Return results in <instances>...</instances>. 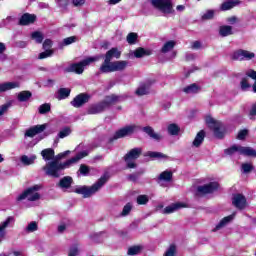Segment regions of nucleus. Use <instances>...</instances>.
<instances>
[{"mask_svg":"<svg viewBox=\"0 0 256 256\" xmlns=\"http://www.w3.org/2000/svg\"><path fill=\"white\" fill-rule=\"evenodd\" d=\"M137 203L138 205H147V203H149V196L147 195H139L137 197Z\"/></svg>","mask_w":256,"mask_h":256,"instance_id":"8fccbe9b","label":"nucleus"},{"mask_svg":"<svg viewBox=\"0 0 256 256\" xmlns=\"http://www.w3.org/2000/svg\"><path fill=\"white\" fill-rule=\"evenodd\" d=\"M239 155H244V157H256V150L251 147L239 145Z\"/></svg>","mask_w":256,"mask_h":256,"instance_id":"4be33fe9","label":"nucleus"},{"mask_svg":"<svg viewBox=\"0 0 256 256\" xmlns=\"http://www.w3.org/2000/svg\"><path fill=\"white\" fill-rule=\"evenodd\" d=\"M142 153H143V148H133L127 152V154L124 156V161L128 169H135V167H137L135 160L139 159Z\"/></svg>","mask_w":256,"mask_h":256,"instance_id":"423d86ee","label":"nucleus"},{"mask_svg":"<svg viewBox=\"0 0 256 256\" xmlns=\"http://www.w3.org/2000/svg\"><path fill=\"white\" fill-rule=\"evenodd\" d=\"M88 155L89 153L87 151H82L64 163H60L57 160L50 161L42 169L45 171L46 175L57 179L61 177V171H63V169H67V167H71V165L79 163L81 159L87 157Z\"/></svg>","mask_w":256,"mask_h":256,"instance_id":"f257e3e1","label":"nucleus"},{"mask_svg":"<svg viewBox=\"0 0 256 256\" xmlns=\"http://www.w3.org/2000/svg\"><path fill=\"white\" fill-rule=\"evenodd\" d=\"M217 189H219V183L210 182L209 184L198 186L197 195H209V193H215Z\"/></svg>","mask_w":256,"mask_h":256,"instance_id":"6e6552de","label":"nucleus"},{"mask_svg":"<svg viewBox=\"0 0 256 256\" xmlns=\"http://www.w3.org/2000/svg\"><path fill=\"white\" fill-rule=\"evenodd\" d=\"M133 209V205H131V203H127L121 213L122 217H127V215H129V213H131V210Z\"/></svg>","mask_w":256,"mask_h":256,"instance_id":"603ef678","label":"nucleus"},{"mask_svg":"<svg viewBox=\"0 0 256 256\" xmlns=\"http://www.w3.org/2000/svg\"><path fill=\"white\" fill-rule=\"evenodd\" d=\"M40 189L41 185H34L26 189L17 197V201H23L24 199H28V201H39L41 199V195L38 192Z\"/></svg>","mask_w":256,"mask_h":256,"instance_id":"39448f33","label":"nucleus"},{"mask_svg":"<svg viewBox=\"0 0 256 256\" xmlns=\"http://www.w3.org/2000/svg\"><path fill=\"white\" fill-rule=\"evenodd\" d=\"M252 170H253V164H251V163H243L242 165H241V171H242V173H251L252 172Z\"/></svg>","mask_w":256,"mask_h":256,"instance_id":"09e8293b","label":"nucleus"},{"mask_svg":"<svg viewBox=\"0 0 256 256\" xmlns=\"http://www.w3.org/2000/svg\"><path fill=\"white\" fill-rule=\"evenodd\" d=\"M52 46H53V41H51V39H46L43 43V49L45 50H50Z\"/></svg>","mask_w":256,"mask_h":256,"instance_id":"0e129e2a","label":"nucleus"},{"mask_svg":"<svg viewBox=\"0 0 256 256\" xmlns=\"http://www.w3.org/2000/svg\"><path fill=\"white\" fill-rule=\"evenodd\" d=\"M100 73H115L113 70V62L104 59L103 64L100 66Z\"/></svg>","mask_w":256,"mask_h":256,"instance_id":"b1692460","label":"nucleus"},{"mask_svg":"<svg viewBox=\"0 0 256 256\" xmlns=\"http://www.w3.org/2000/svg\"><path fill=\"white\" fill-rule=\"evenodd\" d=\"M242 91H247L251 85H249V82H247V78H243L240 82Z\"/></svg>","mask_w":256,"mask_h":256,"instance_id":"bf43d9fd","label":"nucleus"},{"mask_svg":"<svg viewBox=\"0 0 256 256\" xmlns=\"http://www.w3.org/2000/svg\"><path fill=\"white\" fill-rule=\"evenodd\" d=\"M11 107V104H3L2 106H0V119L1 116L6 113L7 111H9V108Z\"/></svg>","mask_w":256,"mask_h":256,"instance_id":"e2e57ef3","label":"nucleus"},{"mask_svg":"<svg viewBox=\"0 0 256 256\" xmlns=\"http://www.w3.org/2000/svg\"><path fill=\"white\" fill-rule=\"evenodd\" d=\"M13 217H8L3 222H0V243H3L5 237H7V227L11 225Z\"/></svg>","mask_w":256,"mask_h":256,"instance_id":"ddd939ff","label":"nucleus"},{"mask_svg":"<svg viewBox=\"0 0 256 256\" xmlns=\"http://www.w3.org/2000/svg\"><path fill=\"white\" fill-rule=\"evenodd\" d=\"M247 135H249V130L245 129V130H240L238 132V135H237V139L239 141H243L245 140V137H247Z\"/></svg>","mask_w":256,"mask_h":256,"instance_id":"4d7b16f0","label":"nucleus"},{"mask_svg":"<svg viewBox=\"0 0 256 256\" xmlns=\"http://www.w3.org/2000/svg\"><path fill=\"white\" fill-rule=\"evenodd\" d=\"M31 38L36 41V43L41 44L43 43V39H45V37L43 36V33L39 32V31H35L31 34Z\"/></svg>","mask_w":256,"mask_h":256,"instance_id":"ea45409f","label":"nucleus"},{"mask_svg":"<svg viewBox=\"0 0 256 256\" xmlns=\"http://www.w3.org/2000/svg\"><path fill=\"white\" fill-rule=\"evenodd\" d=\"M135 134L134 129H120L116 131L114 136L110 139V141H117V139H123V137H131V135Z\"/></svg>","mask_w":256,"mask_h":256,"instance_id":"2eb2a0df","label":"nucleus"},{"mask_svg":"<svg viewBox=\"0 0 256 256\" xmlns=\"http://www.w3.org/2000/svg\"><path fill=\"white\" fill-rule=\"evenodd\" d=\"M247 76L256 81V71L255 70H249L247 72Z\"/></svg>","mask_w":256,"mask_h":256,"instance_id":"774afa93","label":"nucleus"},{"mask_svg":"<svg viewBox=\"0 0 256 256\" xmlns=\"http://www.w3.org/2000/svg\"><path fill=\"white\" fill-rule=\"evenodd\" d=\"M225 155H235V153H239V145H233L230 148L224 150Z\"/></svg>","mask_w":256,"mask_h":256,"instance_id":"de8ad7c7","label":"nucleus"},{"mask_svg":"<svg viewBox=\"0 0 256 256\" xmlns=\"http://www.w3.org/2000/svg\"><path fill=\"white\" fill-rule=\"evenodd\" d=\"M20 87L19 82H6L0 84V93H5V91H11V89H17Z\"/></svg>","mask_w":256,"mask_h":256,"instance_id":"5701e85b","label":"nucleus"},{"mask_svg":"<svg viewBox=\"0 0 256 256\" xmlns=\"http://www.w3.org/2000/svg\"><path fill=\"white\" fill-rule=\"evenodd\" d=\"M177 253V246L175 244H171L169 248L164 253V256H175Z\"/></svg>","mask_w":256,"mask_h":256,"instance_id":"49530a36","label":"nucleus"},{"mask_svg":"<svg viewBox=\"0 0 256 256\" xmlns=\"http://www.w3.org/2000/svg\"><path fill=\"white\" fill-rule=\"evenodd\" d=\"M109 181V176L107 174H104L96 183H94L91 187L87 186H77L74 189V193H77L78 195H83L84 199H87L89 197H92V195H95L97 191L105 185Z\"/></svg>","mask_w":256,"mask_h":256,"instance_id":"f03ea898","label":"nucleus"},{"mask_svg":"<svg viewBox=\"0 0 256 256\" xmlns=\"http://www.w3.org/2000/svg\"><path fill=\"white\" fill-rule=\"evenodd\" d=\"M49 128H51V123L36 125V126L31 127L30 129H49Z\"/></svg>","mask_w":256,"mask_h":256,"instance_id":"69168bd1","label":"nucleus"},{"mask_svg":"<svg viewBox=\"0 0 256 256\" xmlns=\"http://www.w3.org/2000/svg\"><path fill=\"white\" fill-rule=\"evenodd\" d=\"M79 171H80L81 175H84V176L89 175V167L85 164H82L80 166Z\"/></svg>","mask_w":256,"mask_h":256,"instance_id":"680f3d73","label":"nucleus"},{"mask_svg":"<svg viewBox=\"0 0 256 256\" xmlns=\"http://www.w3.org/2000/svg\"><path fill=\"white\" fill-rule=\"evenodd\" d=\"M211 133L216 139H223L225 137L224 129H212Z\"/></svg>","mask_w":256,"mask_h":256,"instance_id":"c03bdc74","label":"nucleus"},{"mask_svg":"<svg viewBox=\"0 0 256 256\" xmlns=\"http://www.w3.org/2000/svg\"><path fill=\"white\" fill-rule=\"evenodd\" d=\"M205 123L209 129H225V124L211 115L205 117Z\"/></svg>","mask_w":256,"mask_h":256,"instance_id":"f8f14e48","label":"nucleus"},{"mask_svg":"<svg viewBox=\"0 0 256 256\" xmlns=\"http://www.w3.org/2000/svg\"><path fill=\"white\" fill-rule=\"evenodd\" d=\"M35 135H40V139H45V137H47V135L49 134L45 133V130L43 129H28L24 133L25 139H27V137H30V139H33Z\"/></svg>","mask_w":256,"mask_h":256,"instance_id":"dca6fc26","label":"nucleus"},{"mask_svg":"<svg viewBox=\"0 0 256 256\" xmlns=\"http://www.w3.org/2000/svg\"><path fill=\"white\" fill-rule=\"evenodd\" d=\"M232 59L234 61H251L252 59H255V53L240 49L232 54Z\"/></svg>","mask_w":256,"mask_h":256,"instance_id":"0eeeda50","label":"nucleus"},{"mask_svg":"<svg viewBox=\"0 0 256 256\" xmlns=\"http://www.w3.org/2000/svg\"><path fill=\"white\" fill-rule=\"evenodd\" d=\"M232 205L243 211V209H247V198L243 196V194H234L232 197Z\"/></svg>","mask_w":256,"mask_h":256,"instance_id":"9b49d317","label":"nucleus"},{"mask_svg":"<svg viewBox=\"0 0 256 256\" xmlns=\"http://www.w3.org/2000/svg\"><path fill=\"white\" fill-rule=\"evenodd\" d=\"M71 134V129H62L58 133V139H65V137H69Z\"/></svg>","mask_w":256,"mask_h":256,"instance_id":"864d4df0","label":"nucleus"},{"mask_svg":"<svg viewBox=\"0 0 256 256\" xmlns=\"http://www.w3.org/2000/svg\"><path fill=\"white\" fill-rule=\"evenodd\" d=\"M145 55H151V50H145V48H137L134 51V56L137 59H141V57H145Z\"/></svg>","mask_w":256,"mask_h":256,"instance_id":"4c0bfd02","label":"nucleus"},{"mask_svg":"<svg viewBox=\"0 0 256 256\" xmlns=\"http://www.w3.org/2000/svg\"><path fill=\"white\" fill-rule=\"evenodd\" d=\"M144 132L150 137V139H153L154 141H161V139H163V135L155 132L153 129H145Z\"/></svg>","mask_w":256,"mask_h":256,"instance_id":"473e14b6","label":"nucleus"},{"mask_svg":"<svg viewBox=\"0 0 256 256\" xmlns=\"http://www.w3.org/2000/svg\"><path fill=\"white\" fill-rule=\"evenodd\" d=\"M69 95H71V90L69 88H60L58 90L57 99L61 101L63 99H67Z\"/></svg>","mask_w":256,"mask_h":256,"instance_id":"e433bc0d","label":"nucleus"},{"mask_svg":"<svg viewBox=\"0 0 256 256\" xmlns=\"http://www.w3.org/2000/svg\"><path fill=\"white\" fill-rule=\"evenodd\" d=\"M142 249H143V247H141V246L129 247L128 251H127V255H130V256L139 255V253H141Z\"/></svg>","mask_w":256,"mask_h":256,"instance_id":"a19ab883","label":"nucleus"},{"mask_svg":"<svg viewBox=\"0 0 256 256\" xmlns=\"http://www.w3.org/2000/svg\"><path fill=\"white\" fill-rule=\"evenodd\" d=\"M51 111V104L45 103L39 106L38 112L40 115H45L46 113H49Z\"/></svg>","mask_w":256,"mask_h":256,"instance_id":"37998d69","label":"nucleus"},{"mask_svg":"<svg viewBox=\"0 0 256 256\" xmlns=\"http://www.w3.org/2000/svg\"><path fill=\"white\" fill-rule=\"evenodd\" d=\"M36 159H37V156H35V155H31V156L22 155L20 157V161H21L22 165H25L26 167L29 165H33V163H35Z\"/></svg>","mask_w":256,"mask_h":256,"instance_id":"7c9ffc66","label":"nucleus"},{"mask_svg":"<svg viewBox=\"0 0 256 256\" xmlns=\"http://www.w3.org/2000/svg\"><path fill=\"white\" fill-rule=\"evenodd\" d=\"M235 215H237V213L234 212L233 214L224 217L216 225V227L213 229V231H219V230L223 229V227H227V225H229V223H231V221H233V219H235Z\"/></svg>","mask_w":256,"mask_h":256,"instance_id":"6ab92c4d","label":"nucleus"},{"mask_svg":"<svg viewBox=\"0 0 256 256\" xmlns=\"http://www.w3.org/2000/svg\"><path fill=\"white\" fill-rule=\"evenodd\" d=\"M107 109V103H99L96 105H92L88 109V115H97L99 113H103V111Z\"/></svg>","mask_w":256,"mask_h":256,"instance_id":"a211bd4d","label":"nucleus"},{"mask_svg":"<svg viewBox=\"0 0 256 256\" xmlns=\"http://www.w3.org/2000/svg\"><path fill=\"white\" fill-rule=\"evenodd\" d=\"M199 91H201V87L195 83L183 88V92L186 93V95H195V93H199Z\"/></svg>","mask_w":256,"mask_h":256,"instance_id":"a878e982","label":"nucleus"},{"mask_svg":"<svg viewBox=\"0 0 256 256\" xmlns=\"http://www.w3.org/2000/svg\"><path fill=\"white\" fill-rule=\"evenodd\" d=\"M103 59V55H96L92 57H88L79 63L71 64L70 66L64 69V73H76V75H82L83 71H85V67H89L91 63H95Z\"/></svg>","mask_w":256,"mask_h":256,"instance_id":"7ed1b4c3","label":"nucleus"},{"mask_svg":"<svg viewBox=\"0 0 256 256\" xmlns=\"http://www.w3.org/2000/svg\"><path fill=\"white\" fill-rule=\"evenodd\" d=\"M203 141H205V131L200 130L192 142V147L198 149V147H201V145H203Z\"/></svg>","mask_w":256,"mask_h":256,"instance_id":"412c9836","label":"nucleus"},{"mask_svg":"<svg viewBox=\"0 0 256 256\" xmlns=\"http://www.w3.org/2000/svg\"><path fill=\"white\" fill-rule=\"evenodd\" d=\"M255 115H256V103L251 106V109L249 112L250 119H253V117H255Z\"/></svg>","mask_w":256,"mask_h":256,"instance_id":"338daca9","label":"nucleus"},{"mask_svg":"<svg viewBox=\"0 0 256 256\" xmlns=\"http://www.w3.org/2000/svg\"><path fill=\"white\" fill-rule=\"evenodd\" d=\"M214 16H215V11L208 10L204 13V15L202 16V19L203 21H208L209 19H213Z\"/></svg>","mask_w":256,"mask_h":256,"instance_id":"6e6d98bb","label":"nucleus"},{"mask_svg":"<svg viewBox=\"0 0 256 256\" xmlns=\"http://www.w3.org/2000/svg\"><path fill=\"white\" fill-rule=\"evenodd\" d=\"M114 72L115 71H125L127 69V66L129 65L128 61L120 60V61H114L112 62Z\"/></svg>","mask_w":256,"mask_h":256,"instance_id":"c85d7f7f","label":"nucleus"},{"mask_svg":"<svg viewBox=\"0 0 256 256\" xmlns=\"http://www.w3.org/2000/svg\"><path fill=\"white\" fill-rule=\"evenodd\" d=\"M183 207H185V205L181 202L172 203L164 208L163 214L171 215V213H175V211H179V209H183Z\"/></svg>","mask_w":256,"mask_h":256,"instance_id":"aec40b11","label":"nucleus"},{"mask_svg":"<svg viewBox=\"0 0 256 256\" xmlns=\"http://www.w3.org/2000/svg\"><path fill=\"white\" fill-rule=\"evenodd\" d=\"M173 180V172L166 170L162 172L158 177V183L160 187H166L165 183H171Z\"/></svg>","mask_w":256,"mask_h":256,"instance_id":"4468645a","label":"nucleus"},{"mask_svg":"<svg viewBox=\"0 0 256 256\" xmlns=\"http://www.w3.org/2000/svg\"><path fill=\"white\" fill-rule=\"evenodd\" d=\"M147 156L154 159H166L167 155L161 152H147Z\"/></svg>","mask_w":256,"mask_h":256,"instance_id":"a18cd8bd","label":"nucleus"},{"mask_svg":"<svg viewBox=\"0 0 256 256\" xmlns=\"http://www.w3.org/2000/svg\"><path fill=\"white\" fill-rule=\"evenodd\" d=\"M219 34L221 37H229V35H233V27L232 26H221L219 29Z\"/></svg>","mask_w":256,"mask_h":256,"instance_id":"72a5a7b5","label":"nucleus"},{"mask_svg":"<svg viewBox=\"0 0 256 256\" xmlns=\"http://www.w3.org/2000/svg\"><path fill=\"white\" fill-rule=\"evenodd\" d=\"M39 229V225L36 221L30 222L27 227L25 228L26 233H35Z\"/></svg>","mask_w":256,"mask_h":256,"instance_id":"79ce46f5","label":"nucleus"},{"mask_svg":"<svg viewBox=\"0 0 256 256\" xmlns=\"http://www.w3.org/2000/svg\"><path fill=\"white\" fill-rule=\"evenodd\" d=\"M176 45H177V42H175V40H170L165 42L161 48V53H169V51H173Z\"/></svg>","mask_w":256,"mask_h":256,"instance_id":"2f4dec72","label":"nucleus"},{"mask_svg":"<svg viewBox=\"0 0 256 256\" xmlns=\"http://www.w3.org/2000/svg\"><path fill=\"white\" fill-rule=\"evenodd\" d=\"M119 57H121V51H119V49L117 48H112L109 51L106 52L105 55V59L107 61H111V59L115 58V59H119Z\"/></svg>","mask_w":256,"mask_h":256,"instance_id":"c756f323","label":"nucleus"},{"mask_svg":"<svg viewBox=\"0 0 256 256\" xmlns=\"http://www.w3.org/2000/svg\"><path fill=\"white\" fill-rule=\"evenodd\" d=\"M71 185H73V178L71 176L63 177L58 183V187H60V189H69Z\"/></svg>","mask_w":256,"mask_h":256,"instance_id":"393cba45","label":"nucleus"},{"mask_svg":"<svg viewBox=\"0 0 256 256\" xmlns=\"http://www.w3.org/2000/svg\"><path fill=\"white\" fill-rule=\"evenodd\" d=\"M75 42H77L76 36H71V37L65 38V39L63 40V43H64L65 45H71V44H73V43H75Z\"/></svg>","mask_w":256,"mask_h":256,"instance_id":"052dcab7","label":"nucleus"},{"mask_svg":"<svg viewBox=\"0 0 256 256\" xmlns=\"http://www.w3.org/2000/svg\"><path fill=\"white\" fill-rule=\"evenodd\" d=\"M37 16L35 14L25 13L19 19V25H31V23H35Z\"/></svg>","mask_w":256,"mask_h":256,"instance_id":"f3484780","label":"nucleus"},{"mask_svg":"<svg viewBox=\"0 0 256 256\" xmlns=\"http://www.w3.org/2000/svg\"><path fill=\"white\" fill-rule=\"evenodd\" d=\"M33 94L30 91H22L18 93L17 99L20 103H25L26 101L30 100Z\"/></svg>","mask_w":256,"mask_h":256,"instance_id":"f704fd0d","label":"nucleus"},{"mask_svg":"<svg viewBox=\"0 0 256 256\" xmlns=\"http://www.w3.org/2000/svg\"><path fill=\"white\" fill-rule=\"evenodd\" d=\"M56 3L60 9H67V5H69V0H56Z\"/></svg>","mask_w":256,"mask_h":256,"instance_id":"13d9d810","label":"nucleus"},{"mask_svg":"<svg viewBox=\"0 0 256 256\" xmlns=\"http://www.w3.org/2000/svg\"><path fill=\"white\" fill-rule=\"evenodd\" d=\"M120 100H121L120 96L112 94L110 96H107L105 98V100L103 101V103H106V109H107V107H109V105H113V103H117Z\"/></svg>","mask_w":256,"mask_h":256,"instance_id":"c9c22d12","label":"nucleus"},{"mask_svg":"<svg viewBox=\"0 0 256 256\" xmlns=\"http://www.w3.org/2000/svg\"><path fill=\"white\" fill-rule=\"evenodd\" d=\"M149 3L154 7V9L163 13V15H171L175 13L171 0H149Z\"/></svg>","mask_w":256,"mask_h":256,"instance_id":"20e7f679","label":"nucleus"},{"mask_svg":"<svg viewBox=\"0 0 256 256\" xmlns=\"http://www.w3.org/2000/svg\"><path fill=\"white\" fill-rule=\"evenodd\" d=\"M157 80L155 78H150L145 81V83L141 84L136 90V95L138 97H143V95H148L149 89H151V85H155Z\"/></svg>","mask_w":256,"mask_h":256,"instance_id":"1a4fd4ad","label":"nucleus"},{"mask_svg":"<svg viewBox=\"0 0 256 256\" xmlns=\"http://www.w3.org/2000/svg\"><path fill=\"white\" fill-rule=\"evenodd\" d=\"M137 41V33L131 32L127 35V43H129V45H135Z\"/></svg>","mask_w":256,"mask_h":256,"instance_id":"3c124183","label":"nucleus"},{"mask_svg":"<svg viewBox=\"0 0 256 256\" xmlns=\"http://www.w3.org/2000/svg\"><path fill=\"white\" fill-rule=\"evenodd\" d=\"M240 3L241 1L239 0H228L222 3L220 9L221 11H229L230 9H233V7H237Z\"/></svg>","mask_w":256,"mask_h":256,"instance_id":"bb28decb","label":"nucleus"},{"mask_svg":"<svg viewBox=\"0 0 256 256\" xmlns=\"http://www.w3.org/2000/svg\"><path fill=\"white\" fill-rule=\"evenodd\" d=\"M81 253V247H79V244H74L70 246L68 251V256H79Z\"/></svg>","mask_w":256,"mask_h":256,"instance_id":"58836bf2","label":"nucleus"},{"mask_svg":"<svg viewBox=\"0 0 256 256\" xmlns=\"http://www.w3.org/2000/svg\"><path fill=\"white\" fill-rule=\"evenodd\" d=\"M41 156L44 159V161H53L55 158V150L52 148H46L41 151Z\"/></svg>","mask_w":256,"mask_h":256,"instance_id":"cd10ccee","label":"nucleus"},{"mask_svg":"<svg viewBox=\"0 0 256 256\" xmlns=\"http://www.w3.org/2000/svg\"><path fill=\"white\" fill-rule=\"evenodd\" d=\"M89 99H91V95H89L87 93H81V94H78L71 101V105H72V107L79 109V107H83V105H85V103H89Z\"/></svg>","mask_w":256,"mask_h":256,"instance_id":"9d476101","label":"nucleus"},{"mask_svg":"<svg viewBox=\"0 0 256 256\" xmlns=\"http://www.w3.org/2000/svg\"><path fill=\"white\" fill-rule=\"evenodd\" d=\"M53 53V50H45L39 54L38 59H47V57H53Z\"/></svg>","mask_w":256,"mask_h":256,"instance_id":"5fc2aeb1","label":"nucleus"}]
</instances>
